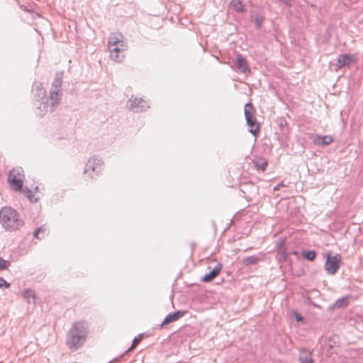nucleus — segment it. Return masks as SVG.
<instances>
[{"instance_id": "f257e3e1", "label": "nucleus", "mask_w": 363, "mask_h": 363, "mask_svg": "<svg viewBox=\"0 0 363 363\" xmlns=\"http://www.w3.org/2000/svg\"><path fill=\"white\" fill-rule=\"evenodd\" d=\"M62 72H57L55 74L54 80L52 83V87L50 91L49 98L46 99V102L43 101L40 104L38 109L40 111L38 115L43 116L48 111H55L56 107L60 104L62 99Z\"/></svg>"}, {"instance_id": "f03ea898", "label": "nucleus", "mask_w": 363, "mask_h": 363, "mask_svg": "<svg viewBox=\"0 0 363 363\" xmlns=\"http://www.w3.org/2000/svg\"><path fill=\"white\" fill-rule=\"evenodd\" d=\"M89 333L88 323L85 321L74 322L67 333L66 344L75 351L80 348L86 341Z\"/></svg>"}, {"instance_id": "7ed1b4c3", "label": "nucleus", "mask_w": 363, "mask_h": 363, "mask_svg": "<svg viewBox=\"0 0 363 363\" xmlns=\"http://www.w3.org/2000/svg\"><path fill=\"white\" fill-rule=\"evenodd\" d=\"M3 227L10 231L18 230L23 225V221L17 211L11 207L2 208Z\"/></svg>"}, {"instance_id": "20e7f679", "label": "nucleus", "mask_w": 363, "mask_h": 363, "mask_svg": "<svg viewBox=\"0 0 363 363\" xmlns=\"http://www.w3.org/2000/svg\"><path fill=\"white\" fill-rule=\"evenodd\" d=\"M255 113V108L252 103L248 102L245 106V118L247 125L249 127V131L255 136H257L260 131V125L254 117Z\"/></svg>"}, {"instance_id": "39448f33", "label": "nucleus", "mask_w": 363, "mask_h": 363, "mask_svg": "<svg viewBox=\"0 0 363 363\" xmlns=\"http://www.w3.org/2000/svg\"><path fill=\"white\" fill-rule=\"evenodd\" d=\"M103 161L98 156L90 157L85 164L84 174L90 179H94L101 171Z\"/></svg>"}, {"instance_id": "423d86ee", "label": "nucleus", "mask_w": 363, "mask_h": 363, "mask_svg": "<svg viewBox=\"0 0 363 363\" xmlns=\"http://www.w3.org/2000/svg\"><path fill=\"white\" fill-rule=\"evenodd\" d=\"M21 167L11 169L9 173L8 182L11 188L16 191H21L24 175Z\"/></svg>"}, {"instance_id": "0eeeda50", "label": "nucleus", "mask_w": 363, "mask_h": 363, "mask_svg": "<svg viewBox=\"0 0 363 363\" xmlns=\"http://www.w3.org/2000/svg\"><path fill=\"white\" fill-rule=\"evenodd\" d=\"M126 106L130 111L134 112H140L145 111L148 107V104L145 101L141 98H130Z\"/></svg>"}, {"instance_id": "6e6552de", "label": "nucleus", "mask_w": 363, "mask_h": 363, "mask_svg": "<svg viewBox=\"0 0 363 363\" xmlns=\"http://www.w3.org/2000/svg\"><path fill=\"white\" fill-rule=\"evenodd\" d=\"M340 257L339 255L335 256H327V259L325 263V269L329 274H334L340 268Z\"/></svg>"}, {"instance_id": "1a4fd4ad", "label": "nucleus", "mask_w": 363, "mask_h": 363, "mask_svg": "<svg viewBox=\"0 0 363 363\" xmlns=\"http://www.w3.org/2000/svg\"><path fill=\"white\" fill-rule=\"evenodd\" d=\"M126 47L108 48L110 57L115 62H121L124 59L123 52Z\"/></svg>"}, {"instance_id": "9d476101", "label": "nucleus", "mask_w": 363, "mask_h": 363, "mask_svg": "<svg viewBox=\"0 0 363 363\" xmlns=\"http://www.w3.org/2000/svg\"><path fill=\"white\" fill-rule=\"evenodd\" d=\"M126 47L121 33H112L108 38V48Z\"/></svg>"}, {"instance_id": "9b49d317", "label": "nucleus", "mask_w": 363, "mask_h": 363, "mask_svg": "<svg viewBox=\"0 0 363 363\" xmlns=\"http://www.w3.org/2000/svg\"><path fill=\"white\" fill-rule=\"evenodd\" d=\"M236 64L238 69L245 74L251 73V70L248 66L247 62L245 57L240 54L237 55Z\"/></svg>"}, {"instance_id": "f8f14e48", "label": "nucleus", "mask_w": 363, "mask_h": 363, "mask_svg": "<svg viewBox=\"0 0 363 363\" xmlns=\"http://www.w3.org/2000/svg\"><path fill=\"white\" fill-rule=\"evenodd\" d=\"M222 267H223V265L221 263H218L216 265V267L212 270L210 271L209 273L206 274L201 278V281L207 283V282H210L212 280H213L218 276V274L220 273V272L222 269Z\"/></svg>"}, {"instance_id": "ddd939ff", "label": "nucleus", "mask_w": 363, "mask_h": 363, "mask_svg": "<svg viewBox=\"0 0 363 363\" xmlns=\"http://www.w3.org/2000/svg\"><path fill=\"white\" fill-rule=\"evenodd\" d=\"M352 62L353 58L350 55L342 54L337 57L336 66L337 69H341L345 66L349 67Z\"/></svg>"}, {"instance_id": "4468645a", "label": "nucleus", "mask_w": 363, "mask_h": 363, "mask_svg": "<svg viewBox=\"0 0 363 363\" xmlns=\"http://www.w3.org/2000/svg\"><path fill=\"white\" fill-rule=\"evenodd\" d=\"M314 144L319 146H326L333 142V138L331 135H315L313 140Z\"/></svg>"}, {"instance_id": "2eb2a0df", "label": "nucleus", "mask_w": 363, "mask_h": 363, "mask_svg": "<svg viewBox=\"0 0 363 363\" xmlns=\"http://www.w3.org/2000/svg\"><path fill=\"white\" fill-rule=\"evenodd\" d=\"M298 360L300 363H313L311 351L306 348L300 350Z\"/></svg>"}, {"instance_id": "dca6fc26", "label": "nucleus", "mask_w": 363, "mask_h": 363, "mask_svg": "<svg viewBox=\"0 0 363 363\" xmlns=\"http://www.w3.org/2000/svg\"><path fill=\"white\" fill-rule=\"evenodd\" d=\"M184 314H185V311H177L176 312L169 313L164 319L161 325H164L172 323L174 321H176V320H179L180 318H182Z\"/></svg>"}, {"instance_id": "f3484780", "label": "nucleus", "mask_w": 363, "mask_h": 363, "mask_svg": "<svg viewBox=\"0 0 363 363\" xmlns=\"http://www.w3.org/2000/svg\"><path fill=\"white\" fill-rule=\"evenodd\" d=\"M259 260V257L252 255L243 258L242 260V263L245 266H249L257 264Z\"/></svg>"}, {"instance_id": "a211bd4d", "label": "nucleus", "mask_w": 363, "mask_h": 363, "mask_svg": "<svg viewBox=\"0 0 363 363\" xmlns=\"http://www.w3.org/2000/svg\"><path fill=\"white\" fill-rule=\"evenodd\" d=\"M47 234V229L44 225L40 226L33 233V237L37 239H43Z\"/></svg>"}, {"instance_id": "6ab92c4d", "label": "nucleus", "mask_w": 363, "mask_h": 363, "mask_svg": "<svg viewBox=\"0 0 363 363\" xmlns=\"http://www.w3.org/2000/svg\"><path fill=\"white\" fill-rule=\"evenodd\" d=\"M22 296L25 300L28 303L30 302V299H33V303H35V292L31 289H26L22 292Z\"/></svg>"}, {"instance_id": "aec40b11", "label": "nucleus", "mask_w": 363, "mask_h": 363, "mask_svg": "<svg viewBox=\"0 0 363 363\" xmlns=\"http://www.w3.org/2000/svg\"><path fill=\"white\" fill-rule=\"evenodd\" d=\"M230 4L236 11H244V5L240 0H231Z\"/></svg>"}, {"instance_id": "412c9836", "label": "nucleus", "mask_w": 363, "mask_h": 363, "mask_svg": "<svg viewBox=\"0 0 363 363\" xmlns=\"http://www.w3.org/2000/svg\"><path fill=\"white\" fill-rule=\"evenodd\" d=\"M26 195V196L31 201V202H37L38 201V198H35L34 196L33 192L32 190L28 189V187L22 188V190Z\"/></svg>"}, {"instance_id": "4be33fe9", "label": "nucleus", "mask_w": 363, "mask_h": 363, "mask_svg": "<svg viewBox=\"0 0 363 363\" xmlns=\"http://www.w3.org/2000/svg\"><path fill=\"white\" fill-rule=\"evenodd\" d=\"M288 257V254L286 252V250H279L277 253V259L279 262H284Z\"/></svg>"}, {"instance_id": "5701e85b", "label": "nucleus", "mask_w": 363, "mask_h": 363, "mask_svg": "<svg viewBox=\"0 0 363 363\" xmlns=\"http://www.w3.org/2000/svg\"><path fill=\"white\" fill-rule=\"evenodd\" d=\"M348 305V297H342L341 298H339L335 302V306L337 308H345Z\"/></svg>"}, {"instance_id": "b1692460", "label": "nucleus", "mask_w": 363, "mask_h": 363, "mask_svg": "<svg viewBox=\"0 0 363 363\" xmlns=\"http://www.w3.org/2000/svg\"><path fill=\"white\" fill-rule=\"evenodd\" d=\"M255 165L257 169L264 172L265 171L267 166V161L263 159H260L256 162Z\"/></svg>"}, {"instance_id": "393cba45", "label": "nucleus", "mask_w": 363, "mask_h": 363, "mask_svg": "<svg viewBox=\"0 0 363 363\" xmlns=\"http://www.w3.org/2000/svg\"><path fill=\"white\" fill-rule=\"evenodd\" d=\"M315 256L316 253L314 250H309L303 253V257L309 261H313L315 258Z\"/></svg>"}, {"instance_id": "a878e982", "label": "nucleus", "mask_w": 363, "mask_h": 363, "mask_svg": "<svg viewBox=\"0 0 363 363\" xmlns=\"http://www.w3.org/2000/svg\"><path fill=\"white\" fill-rule=\"evenodd\" d=\"M264 18L263 16L257 15L255 17V23L257 28H260L263 23Z\"/></svg>"}, {"instance_id": "bb28decb", "label": "nucleus", "mask_w": 363, "mask_h": 363, "mask_svg": "<svg viewBox=\"0 0 363 363\" xmlns=\"http://www.w3.org/2000/svg\"><path fill=\"white\" fill-rule=\"evenodd\" d=\"M10 265L11 262L9 260H6L0 257V270L6 269Z\"/></svg>"}, {"instance_id": "cd10ccee", "label": "nucleus", "mask_w": 363, "mask_h": 363, "mask_svg": "<svg viewBox=\"0 0 363 363\" xmlns=\"http://www.w3.org/2000/svg\"><path fill=\"white\" fill-rule=\"evenodd\" d=\"M34 96L38 100L43 99L46 95V91L45 89H40V91H33Z\"/></svg>"}, {"instance_id": "c85d7f7f", "label": "nucleus", "mask_w": 363, "mask_h": 363, "mask_svg": "<svg viewBox=\"0 0 363 363\" xmlns=\"http://www.w3.org/2000/svg\"><path fill=\"white\" fill-rule=\"evenodd\" d=\"M140 340H141V335H140L138 337H135L132 342V345H131L130 347L126 351V352L134 349L138 345V344L140 342Z\"/></svg>"}, {"instance_id": "c756f323", "label": "nucleus", "mask_w": 363, "mask_h": 363, "mask_svg": "<svg viewBox=\"0 0 363 363\" xmlns=\"http://www.w3.org/2000/svg\"><path fill=\"white\" fill-rule=\"evenodd\" d=\"M33 91H40V89H45L43 87L42 84L39 82H35L33 83Z\"/></svg>"}, {"instance_id": "7c9ffc66", "label": "nucleus", "mask_w": 363, "mask_h": 363, "mask_svg": "<svg viewBox=\"0 0 363 363\" xmlns=\"http://www.w3.org/2000/svg\"><path fill=\"white\" fill-rule=\"evenodd\" d=\"M11 286L10 283L7 282L3 277H0V288H9Z\"/></svg>"}, {"instance_id": "2f4dec72", "label": "nucleus", "mask_w": 363, "mask_h": 363, "mask_svg": "<svg viewBox=\"0 0 363 363\" xmlns=\"http://www.w3.org/2000/svg\"><path fill=\"white\" fill-rule=\"evenodd\" d=\"M276 246H277V250H286L285 246H284V240H282V239L279 240L277 242Z\"/></svg>"}, {"instance_id": "473e14b6", "label": "nucleus", "mask_w": 363, "mask_h": 363, "mask_svg": "<svg viewBox=\"0 0 363 363\" xmlns=\"http://www.w3.org/2000/svg\"><path fill=\"white\" fill-rule=\"evenodd\" d=\"M284 186L283 183H280V184H277V186H275L273 188V190H274V191H278V190H279L280 187H281V186Z\"/></svg>"}, {"instance_id": "72a5a7b5", "label": "nucleus", "mask_w": 363, "mask_h": 363, "mask_svg": "<svg viewBox=\"0 0 363 363\" xmlns=\"http://www.w3.org/2000/svg\"><path fill=\"white\" fill-rule=\"evenodd\" d=\"M281 2L284 3L286 5L290 6V0H280Z\"/></svg>"}, {"instance_id": "f704fd0d", "label": "nucleus", "mask_w": 363, "mask_h": 363, "mask_svg": "<svg viewBox=\"0 0 363 363\" xmlns=\"http://www.w3.org/2000/svg\"><path fill=\"white\" fill-rule=\"evenodd\" d=\"M0 219H1V223L3 224V213H2V209L0 211Z\"/></svg>"}, {"instance_id": "c9c22d12", "label": "nucleus", "mask_w": 363, "mask_h": 363, "mask_svg": "<svg viewBox=\"0 0 363 363\" xmlns=\"http://www.w3.org/2000/svg\"><path fill=\"white\" fill-rule=\"evenodd\" d=\"M21 9H23V11H28L27 9H26V6H24V5H21Z\"/></svg>"}, {"instance_id": "e433bc0d", "label": "nucleus", "mask_w": 363, "mask_h": 363, "mask_svg": "<svg viewBox=\"0 0 363 363\" xmlns=\"http://www.w3.org/2000/svg\"><path fill=\"white\" fill-rule=\"evenodd\" d=\"M301 318H302V317H301L300 315H298V314H297V315H296V319H297L298 320H301Z\"/></svg>"}, {"instance_id": "4c0bfd02", "label": "nucleus", "mask_w": 363, "mask_h": 363, "mask_svg": "<svg viewBox=\"0 0 363 363\" xmlns=\"http://www.w3.org/2000/svg\"><path fill=\"white\" fill-rule=\"evenodd\" d=\"M35 190H38V186H35Z\"/></svg>"}]
</instances>
